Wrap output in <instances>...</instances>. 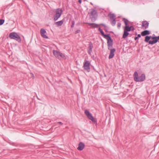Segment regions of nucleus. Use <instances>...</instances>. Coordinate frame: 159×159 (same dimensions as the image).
<instances>
[{
	"instance_id": "obj_1",
	"label": "nucleus",
	"mask_w": 159,
	"mask_h": 159,
	"mask_svg": "<svg viewBox=\"0 0 159 159\" xmlns=\"http://www.w3.org/2000/svg\"><path fill=\"white\" fill-rule=\"evenodd\" d=\"M145 41L146 42H148L149 44H154L159 41V36L152 37L146 36L145 38Z\"/></svg>"
},
{
	"instance_id": "obj_2",
	"label": "nucleus",
	"mask_w": 159,
	"mask_h": 159,
	"mask_svg": "<svg viewBox=\"0 0 159 159\" xmlns=\"http://www.w3.org/2000/svg\"><path fill=\"white\" fill-rule=\"evenodd\" d=\"M54 56L57 58L59 59H63L65 58V55L60 52L56 50L52 51Z\"/></svg>"
},
{
	"instance_id": "obj_3",
	"label": "nucleus",
	"mask_w": 159,
	"mask_h": 159,
	"mask_svg": "<svg viewBox=\"0 0 159 159\" xmlns=\"http://www.w3.org/2000/svg\"><path fill=\"white\" fill-rule=\"evenodd\" d=\"M134 79L136 81H142L145 79V76L143 74H142L140 77H138V73L137 72H135L134 74Z\"/></svg>"
},
{
	"instance_id": "obj_4",
	"label": "nucleus",
	"mask_w": 159,
	"mask_h": 159,
	"mask_svg": "<svg viewBox=\"0 0 159 159\" xmlns=\"http://www.w3.org/2000/svg\"><path fill=\"white\" fill-rule=\"evenodd\" d=\"M9 37L11 39H15L19 42H20L21 40L20 36L16 32L10 33L9 35Z\"/></svg>"
},
{
	"instance_id": "obj_5",
	"label": "nucleus",
	"mask_w": 159,
	"mask_h": 159,
	"mask_svg": "<svg viewBox=\"0 0 159 159\" xmlns=\"http://www.w3.org/2000/svg\"><path fill=\"white\" fill-rule=\"evenodd\" d=\"M62 12L61 9H58L56 10L55 14L54 16V20H56L61 16Z\"/></svg>"
},
{
	"instance_id": "obj_6",
	"label": "nucleus",
	"mask_w": 159,
	"mask_h": 159,
	"mask_svg": "<svg viewBox=\"0 0 159 159\" xmlns=\"http://www.w3.org/2000/svg\"><path fill=\"white\" fill-rule=\"evenodd\" d=\"M90 63L87 61H85L83 66L84 69L89 72L90 70Z\"/></svg>"
},
{
	"instance_id": "obj_7",
	"label": "nucleus",
	"mask_w": 159,
	"mask_h": 159,
	"mask_svg": "<svg viewBox=\"0 0 159 159\" xmlns=\"http://www.w3.org/2000/svg\"><path fill=\"white\" fill-rule=\"evenodd\" d=\"M97 15V11L94 9H91L89 13V16L91 18L95 17Z\"/></svg>"
},
{
	"instance_id": "obj_8",
	"label": "nucleus",
	"mask_w": 159,
	"mask_h": 159,
	"mask_svg": "<svg viewBox=\"0 0 159 159\" xmlns=\"http://www.w3.org/2000/svg\"><path fill=\"white\" fill-rule=\"evenodd\" d=\"M85 113L89 119L93 121H95V120L93 118V117L92 116L91 114L87 110L85 111Z\"/></svg>"
},
{
	"instance_id": "obj_9",
	"label": "nucleus",
	"mask_w": 159,
	"mask_h": 159,
	"mask_svg": "<svg viewBox=\"0 0 159 159\" xmlns=\"http://www.w3.org/2000/svg\"><path fill=\"white\" fill-rule=\"evenodd\" d=\"M40 32L41 36L45 39L48 38V36L46 35V32L45 30L43 29H41L40 31Z\"/></svg>"
},
{
	"instance_id": "obj_10",
	"label": "nucleus",
	"mask_w": 159,
	"mask_h": 159,
	"mask_svg": "<svg viewBox=\"0 0 159 159\" xmlns=\"http://www.w3.org/2000/svg\"><path fill=\"white\" fill-rule=\"evenodd\" d=\"M84 144L83 143L81 142L79 143L77 149L81 151L84 148Z\"/></svg>"
},
{
	"instance_id": "obj_11",
	"label": "nucleus",
	"mask_w": 159,
	"mask_h": 159,
	"mask_svg": "<svg viewBox=\"0 0 159 159\" xmlns=\"http://www.w3.org/2000/svg\"><path fill=\"white\" fill-rule=\"evenodd\" d=\"M134 30V28L132 26L129 27L128 26H125L124 30L126 31H130L131 30Z\"/></svg>"
},
{
	"instance_id": "obj_12",
	"label": "nucleus",
	"mask_w": 159,
	"mask_h": 159,
	"mask_svg": "<svg viewBox=\"0 0 159 159\" xmlns=\"http://www.w3.org/2000/svg\"><path fill=\"white\" fill-rule=\"evenodd\" d=\"M148 23L147 21H143L142 22V27L143 29H146L148 27Z\"/></svg>"
},
{
	"instance_id": "obj_13",
	"label": "nucleus",
	"mask_w": 159,
	"mask_h": 159,
	"mask_svg": "<svg viewBox=\"0 0 159 159\" xmlns=\"http://www.w3.org/2000/svg\"><path fill=\"white\" fill-rule=\"evenodd\" d=\"M115 51V50L114 49H112L110 51V53L109 57V59H111L114 56V52Z\"/></svg>"
},
{
	"instance_id": "obj_14",
	"label": "nucleus",
	"mask_w": 159,
	"mask_h": 159,
	"mask_svg": "<svg viewBox=\"0 0 159 159\" xmlns=\"http://www.w3.org/2000/svg\"><path fill=\"white\" fill-rule=\"evenodd\" d=\"M150 34L149 31L148 30H146L142 32L141 34L142 36H144L147 35H148Z\"/></svg>"
},
{
	"instance_id": "obj_15",
	"label": "nucleus",
	"mask_w": 159,
	"mask_h": 159,
	"mask_svg": "<svg viewBox=\"0 0 159 159\" xmlns=\"http://www.w3.org/2000/svg\"><path fill=\"white\" fill-rule=\"evenodd\" d=\"M93 48V46L91 44H89V50L88 51V52L90 54H91V53L92 52V48Z\"/></svg>"
},
{
	"instance_id": "obj_16",
	"label": "nucleus",
	"mask_w": 159,
	"mask_h": 159,
	"mask_svg": "<svg viewBox=\"0 0 159 159\" xmlns=\"http://www.w3.org/2000/svg\"><path fill=\"white\" fill-rule=\"evenodd\" d=\"M89 25L90 26L91 28H96L98 27V25L94 23H88Z\"/></svg>"
},
{
	"instance_id": "obj_17",
	"label": "nucleus",
	"mask_w": 159,
	"mask_h": 159,
	"mask_svg": "<svg viewBox=\"0 0 159 159\" xmlns=\"http://www.w3.org/2000/svg\"><path fill=\"white\" fill-rule=\"evenodd\" d=\"M63 23L62 21L61 20L55 23V24L57 26H59L61 25Z\"/></svg>"
},
{
	"instance_id": "obj_18",
	"label": "nucleus",
	"mask_w": 159,
	"mask_h": 159,
	"mask_svg": "<svg viewBox=\"0 0 159 159\" xmlns=\"http://www.w3.org/2000/svg\"><path fill=\"white\" fill-rule=\"evenodd\" d=\"M129 35V33L127 32L126 31L124 30V33L123 34V38L124 39L125 38L128 36Z\"/></svg>"
},
{
	"instance_id": "obj_19",
	"label": "nucleus",
	"mask_w": 159,
	"mask_h": 159,
	"mask_svg": "<svg viewBox=\"0 0 159 159\" xmlns=\"http://www.w3.org/2000/svg\"><path fill=\"white\" fill-rule=\"evenodd\" d=\"M99 31L100 32L102 35L104 37H107V35H105L104 34L103 32V31L100 28L99 29Z\"/></svg>"
},
{
	"instance_id": "obj_20",
	"label": "nucleus",
	"mask_w": 159,
	"mask_h": 159,
	"mask_svg": "<svg viewBox=\"0 0 159 159\" xmlns=\"http://www.w3.org/2000/svg\"><path fill=\"white\" fill-rule=\"evenodd\" d=\"M123 20L124 22L125 26H128V21L125 19H123Z\"/></svg>"
},
{
	"instance_id": "obj_21",
	"label": "nucleus",
	"mask_w": 159,
	"mask_h": 159,
	"mask_svg": "<svg viewBox=\"0 0 159 159\" xmlns=\"http://www.w3.org/2000/svg\"><path fill=\"white\" fill-rule=\"evenodd\" d=\"M109 16L111 18H114L115 17V15L113 14H110Z\"/></svg>"
},
{
	"instance_id": "obj_22",
	"label": "nucleus",
	"mask_w": 159,
	"mask_h": 159,
	"mask_svg": "<svg viewBox=\"0 0 159 159\" xmlns=\"http://www.w3.org/2000/svg\"><path fill=\"white\" fill-rule=\"evenodd\" d=\"M4 22V20H0V25H2Z\"/></svg>"
},
{
	"instance_id": "obj_23",
	"label": "nucleus",
	"mask_w": 159,
	"mask_h": 159,
	"mask_svg": "<svg viewBox=\"0 0 159 159\" xmlns=\"http://www.w3.org/2000/svg\"><path fill=\"white\" fill-rule=\"evenodd\" d=\"M116 23V21L115 20H114L112 21L111 23V24L112 25H115Z\"/></svg>"
},
{
	"instance_id": "obj_24",
	"label": "nucleus",
	"mask_w": 159,
	"mask_h": 159,
	"mask_svg": "<svg viewBox=\"0 0 159 159\" xmlns=\"http://www.w3.org/2000/svg\"><path fill=\"white\" fill-rule=\"evenodd\" d=\"M121 26V24L120 23H118L117 25V26L118 28H120Z\"/></svg>"
},
{
	"instance_id": "obj_25",
	"label": "nucleus",
	"mask_w": 159,
	"mask_h": 159,
	"mask_svg": "<svg viewBox=\"0 0 159 159\" xmlns=\"http://www.w3.org/2000/svg\"><path fill=\"white\" fill-rule=\"evenodd\" d=\"M58 123L59 124V125H62V123L61 122H58Z\"/></svg>"
},
{
	"instance_id": "obj_26",
	"label": "nucleus",
	"mask_w": 159,
	"mask_h": 159,
	"mask_svg": "<svg viewBox=\"0 0 159 159\" xmlns=\"http://www.w3.org/2000/svg\"><path fill=\"white\" fill-rule=\"evenodd\" d=\"M80 32V30H77L76 32H75V33H79V32Z\"/></svg>"
},
{
	"instance_id": "obj_27",
	"label": "nucleus",
	"mask_w": 159,
	"mask_h": 159,
	"mask_svg": "<svg viewBox=\"0 0 159 159\" xmlns=\"http://www.w3.org/2000/svg\"><path fill=\"white\" fill-rule=\"evenodd\" d=\"M79 2L80 3H81V0H79Z\"/></svg>"
},
{
	"instance_id": "obj_28",
	"label": "nucleus",
	"mask_w": 159,
	"mask_h": 159,
	"mask_svg": "<svg viewBox=\"0 0 159 159\" xmlns=\"http://www.w3.org/2000/svg\"><path fill=\"white\" fill-rule=\"evenodd\" d=\"M138 37H139V38H140V37H141V35H140V34H139V35H138Z\"/></svg>"
}]
</instances>
